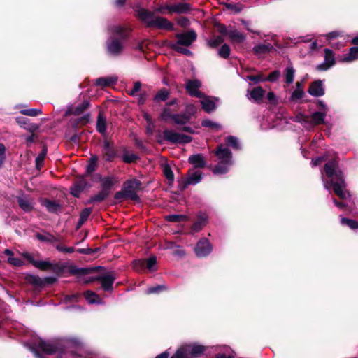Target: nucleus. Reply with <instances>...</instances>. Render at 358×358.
<instances>
[{"instance_id":"nucleus-1","label":"nucleus","mask_w":358,"mask_h":358,"mask_svg":"<svg viewBox=\"0 0 358 358\" xmlns=\"http://www.w3.org/2000/svg\"><path fill=\"white\" fill-rule=\"evenodd\" d=\"M337 162L332 160L327 163L324 166V171L328 177H333L335 176L337 178L336 182L331 180L330 182L324 181V188L329 189L333 187L334 191L336 195L341 199H346L349 196V193L345 190L346 185L345 182L344 177L341 171H336Z\"/></svg>"},{"instance_id":"nucleus-2","label":"nucleus","mask_w":358,"mask_h":358,"mask_svg":"<svg viewBox=\"0 0 358 358\" xmlns=\"http://www.w3.org/2000/svg\"><path fill=\"white\" fill-rule=\"evenodd\" d=\"M215 154L217 157L218 162L213 169V173L215 174L226 173L233 164L231 151L222 145L217 148Z\"/></svg>"},{"instance_id":"nucleus-3","label":"nucleus","mask_w":358,"mask_h":358,"mask_svg":"<svg viewBox=\"0 0 358 358\" xmlns=\"http://www.w3.org/2000/svg\"><path fill=\"white\" fill-rule=\"evenodd\" d=\"M36 347L42 352V354L35 352L37 358H63L68 356L62 348L52 342L40 341Z\"/></svg>"},{"instance_id":"nucleus-4","label":"nucleus","mask_w":358,"mask_h":358,"mask_svg":"<svg viewBox=\"0 0 358 358\" xmlns=\"http://www.w3.org/2000/svg\"><path fill=\"white\" fill-rule=\"evenodd\" d=\"M139 18L149 27H155L159 29L173 30V24L167 19L162 17H155L153 13L141 9L138 13Z\"/></svg>"},{"instance_id":"nucleus-5","label":"nucleus","mask_w":358,"mask_h":358,"mask_svg":"<svg viewBox=\"0 0 358 358\" xmlns=\"http://www.w3.org/2000/svg\"><path fill=\"white\" fill-rule=\"evenodd\" d=\"M204 347L199 345H187L181 347L171 358H196L204 352Z\"/></svg>"},{"instance_id":"nucleus-6","label":"nucleus","mask_w":358,"mask_h":358,"mask_svg":"<svg viewBox=\"0 0 358 358\" xmlns=\"http://www.w3.org/2000/svg\"><path fill=\"white\" fill-rule=\"evenodd\" d=\"M326 117V111L322 112H315L313 113L311 116V120H309V117L308 116H301L297 117V121L301 123L303 127L307 129L312 128L315 125H318L324 122V119Z\"/></svg>"},{"instance_id":"nucleus-7","label":"nucleus","mask_w":358,"mask_h":358,"mask_svg":"<svg viewBox=\"0 0 358 358\" xmlns=\"http://www.w3.org/2000/svg\"><path fill=\"white\" fill-rule=\"evenodd\" d=\"M141 182L137 179H131L126 181L123 186L125 198L133 201H139L137 191L140 189Z\"/></svg>"},{"instance_id":"nucleus-8","label":"nucleus","mask_w":358,"mask_h":358,"mask_svg":"<svg viewBox=\"0 0 358 358\" xmlns=\"http://www.w3.org/2000/svg\"><path fill=\"white\" fill-rule=\"evenodd\" d=\"M115 280V275L112 272H108L99 275L96 278H90L85 280V283L91 282L94 280H99L104 291L110 292L113 290V285Z\"/></svg>"},{"instance_id":"nucleus-9","label":"nucleus","mask_w":358,"mask_h":358,"mask_svg":"<svg viewBox=\"0 0 358 358\" xmlns=\"http://www.w3.org/2000/svg\"><path fill=\"white\" fill-rule=\"evenodd\" d=\"M163 134L164 138L171 143L185 144L192 141L191 136L177 133L172 129L164 130Z\"/></svg>"},{"instance_id":"nucleus-10","label":"nucleus","mask_w":358,"mask_h":358,"mask_svg":"<svg viewBox=\"0 0 358 358\" xmlns=\"http://www.w3.org/2000/svg\"><path fill=\"white\" fill-rule=\"evenodd\" d=\"M24 256L37 268L42 271H56L59 266L56 263H52L48 261L35 260L33 257L28 254H24Z\"/></svg>"},{"instance_id":"nucleus-11","label":"nucleus","mask_w":358,"mask_h":358,"mask_svg":"<svg viewBox=\"0 0 358 358\" xmlns=\"http://www.w3.org/2000/svg\"><path fill=\"white\" fill-rule=\"evenodd\" d=\"M176 37L178 39L176 44L189 46L196 41L197 34L194 30H189L184 33L177 34Z\"/></svg>"},{"instance_id":"nucleus-12","label":"nucleus","mask_w":358,"mask_h":358,"mask_svg":"<svg viewBox=\"0 0 358 358\" xmlns=\"http://www.w3.org/2000/svg\"><path fill=\"white\" fill-rule=\"evenodd\" d=\"M156 264H157V259L155 257L152 256L147 259L146 260L143 259H139L134 262V268L139 271L141 268L144 267L145 265H146V268L150 271H154L157 269L156 268Z\"/></svg>"},{"instance_id":"nucleus-13","label":"nucleus","mask_w":358,"mask_h":358,"mask_svg":"<svg viewBox=\"0 0 358 358\" xmlns=\"http://www.w3.org/2000/svg\"><path fill=\"white\" fill-rule=\"evenodd\" d=\"M335 57L333 51L330 49H324V60L322 64L316 66L318 71H327L335 64Z\"/></svg>"},{"instance_id":"nucleus-14","label":"nucleus","mask_w":358,"mask_h":358,"mask_svg":"<svg viewBox=\"0 0 358 358\" xmlns=\"http://www.w3.org/2000/svg\"><path fill=\"white\" fill-rule=\"evenodd\" d=\"M194 251L196 256L203 257L210 254L212 251V247L207 239L203 238L197 243Z\"/></svg>"},{"instance_id":"nucleus-15","label":"nucleus","mask_w":358,"mask_h":358,"mask_svg":"<svg viewBox=\"0 0 358 358\" xmlns=\"http://www.w3.org/2000/svg\"><path fill=\"white\" fill-rule=\"evenodd\" d=\"M201 83L199 80H189L186 83L185 88L191 96L201 98L203 97V94L199 91Z\"/></svg>"},{"instance_id":"nucleus-16","label":"nucleus","mask_w":358,"mask_h":358,"mask_svg":"<svg viewBox=\"0 0 358 358\" xmlns=\"http://www.w3.org/2000/svg\"><path fill=\"white\" fill-rule=\"evenodd\" d=\"M171 14H185L189 13L192 10L191 4L185 2H178L173 4H171Z\"/></svg>"},{"instance_id":"nucleus-17","label":"nucleus","mask_w":358,"mask_h":358,"mask_svg":"<svg viewBox=\"0 0 358 358\" xmlns=\"http://www.w3.org/2000/svg\"><path fill=\"white\" fill-rule=\"evenodd\" d=\"M123 49L122 42L118 39H112L107 43V50L113 55H120Z\"/></svg>"},{"instance_id":"nucleus-18","label":"nucleus","mask_w":358,"mask_h":358,"mask_svg":"<svg viewBox=\"0 0 358 358\" xmlns=\"http://www.w3.org/2000/svg\"><path fill=\"white\" fill-rule=\"evenodd\" d=\"M358 59V47L354 46L350 48L348 54L343 55L338 61L343 63H350Z\"/></svg>"},{"instance_id":"nucleus-19","label":"nucleus","mask_w":358,"mask_h":358,"mask_svg":"<svg viewBox=\"0 0 358 358\" xmlns=\"http://www.w3.org/2000/svg\"><path fill=\"white\" fill-rule=\"evenodd\" d=\"M208 222V216L206 213H201L197 215V219L196 221L193 224L192 227V230L193 232H198Z\"/></svg>"},{"instance_id":"nucleus-20","label":"nucleus","mask_w":358,"mask_h":358,"mask_svg":"<svg viewBox=\"0 0 358 358\" xmlns=\"http://www.w3.org/2000/svg\"><path fill=\"white\" fill-rule=\"evenodd\" d=\"M310 94L314 96H321L324 94V90L321 81L313 82L308 89Z\"/></svg>"},{"instance_id":"nucleus-21","label":"nucleus","mask_w":358,"mask_h":358,"mask_svg":"<svg viewBox=\"0 0 358 358\" xmlns=\"http://www.w3.org/2000/svg\"><path fill=\"white\" fill-rule=\"evenodd\" d=\"M228 37L232 43H241L245 40V36L244 34L232 27L229 28Z\"/></svg>"},{"instance_id":"nucleus-22","label":"nucleus","mask_w":358,"mask_h":358,"mask_svg":"<svg viewBox=\"0 0 358 358\" xmlns=\"http://www.w3.org/2000/svg\"><path fill=\"white\" fill-rule=\"evenodd\" d=\"M216 99H210L209 97H205L201 100V104L202 108L208 113H210L215 110L216 104L215 101Z\"/></svg>"},{"instance_id":"nucleus-23","label":"nucleus","mask_w":358,"mask_h":358,"mask_svg":"<svg viewBox=\"0 0 358 358\" xmlns=\"http://www.w3.org/2000/svg\"><path fill=\"white\" fill-rule=\"evenodd\" d=\"M265 91L262 87H256L249 92V99L256 102H261L264 97Z\"/></svg>"},{"instance_id":"nucleus-24","label":"nucleus","mask_w":358,"mask_h":358,"mask_svg":"<svg viewBox=\"0 0 358 358\" xmlns=\"http://www.w3.org/2000/svg\"><path fill=\"white\" fill-rule=\"evenodd\" d=\"M87 182L82 178L71 187V193L74 196H79L81 192L87 187Z\"/></svg>"},{"instance_id":"nucleus-25","label":"nucleus","mask_w":358,"mask_h":358,"mask_svg":"<svg viewBox=\"0 0 358 358\" xmlns=\"http://www.w3.org/2000/svg\"><path fill=\"white\" fill-rule=\"evenodd\" d=\"M201 179L202 173L200 171H196L193 172L192 173L189 174L187 178L184 188H185L188 185H196L199 183Z\"/></svg>"},{"instance_id":"nucleus-26","label":"nucleus","mask_w":358,"mask_h":358,"mask_svg":"<svg viewBox=\"0 0 358 358\" xmlns=\"http://www.w3.org/2000/svg\"><path fill=\"white\" fill-rule=\"evenodd\" d=\"M191 119V115L187 113L173 114L172 120L176 124L183 125L187 123Z\"/></svg>"},{"instance_id":"nucleus-27","label":"nucleus","mask_w":358,"mask_h":358,"mask_svg":"<svg viewBox=\"0 0 358 358\" xmlns=\"http://www.w3.org/2000/svg\"><path fill=\"white\" fill-rule=\"evenodd\" d=\"M18 203L20 208L26 211L29 212L34 208V202L31 199H28L27 197H19L18 198Z\"/></svg>"},{"instance_id":"nucleus-28","label":"nucleus","mask_w":358,"mask_h":358,"mask_svg":"<svg viewBox=\"0 0 358 358\" xmlns=\"http://www.w3.org/2000/svg\"><path fill=\"white\" fill-rule=\"evenodd\" d=\"M189 162L196 168H202L206 164L203 157L200 154L191 155Z\"/></svg>"},{"instance_id":"nucleus-29","label":"nucleus","mask_w":358,"mask_h":358,"mask_svg":"<svg viewBox=\"0 0 358 358\" xmlns=\"http://www.w3.org/2000/svg\"><path fill=\"white\" fill-rule=\"evenodd\" d=\"M117 80V79L116 77L99 78L95 80V84L96 85L106 87L116 83Z\"/></svg>"},{"instance_id":"nucleus-30","label":"nucleus","mask_w":358,"mask_h":358,"mask_svg":"<svg viewBox=\"0 0 358 358\" xmlns=\"http://www.w3.org/2000/svg\"><path fill=\"white\" fill-rule=\"evenodd\" d=\"M42 205L45 206L49 212L56 213L60 209V206L58 203L48 199L42 201Z\"/></svg>"},{"instance_id":"nucleus-31","label":"nucleus","mask_w":358,"mask_h":358,"mask_svg":"<svg viewBox=\"0 0 358 358\" xmlns=\"http://www.w3.org/2000/svg\"><path fill=\"white\" fill-rule=\"evenodd\" d=\"M295 70L292 66H287L284 71L285 80L287 84H291L294 79Z\"/></svg>"},{"instance_id":"nucleus-32","label":"nucleus","mask_w":358,"mask_h":358,"mask_svg":"<svg viewBox=\"0 0 358 358\" xmlns=\"http://www.w3.org/2000/svg\"><path fill=\"white\" fill-rule=\"evenodd\" d=\"M96 129L101 134H105L106 131V118L101 113L97 117Z\"/></svg>"},{"instance_id":"nucleus-33","label":"nucleus","mask_w":358,"mask_h":358,"mask_svg":"<svg viewBox=\"0 0 358 358\" xmlns=\"http://www.w3.org/2000/svg\"><path fill=\"white\" fill-rule=\"evenodd\" d=\"M109 194V192L106 189H102L98 194L92 196L89 201V203L101 202L103 201Z\"/></svg>"},{"instance_id":"nucleus-34","label":"nucleus","mask_w":358,"mask_h":358,"mask_svg":"<svg viewBox=\"0 0 358 358\" xmlns=\"http://www.w3.org/2000/svg\"><path fill=\"white\" fill-rule=\"evenodd\" d=\"M104 155L106 156V160L111 161L115 157V152L112 149L109 142L105 141L103 143Z\"/></svg>"},{"instance_id":"nucleus-35","label":"nucleus","mask_w":358,"mask_h":358,"mask_svg":"<svg viewBox=\"0 0 358 358\" xmlns=\"http://www.w3.org/2000/svg\"><path fill=\"white\" fill-rule=\"evenodd\" d=\"M138 159V156L128 150H124L122 155V159L125 163H131Z\"/></svg>"},{"instance_id":"nucleus-36","label":"nucleus","mask_w":358,"mask_h":358,"mask_svg":"<svg viewBox=\"0 0 358 358\" xmlns=\"http://www.w3.org/2000/svg\"><path fill=\"white\" fill-rule=\"evenodd\" d=\"M117 182V180L113 177H107L102 179L101 186L102 189H106L109 192L110 187Z\"/></svg>"},{"instance_id":"nucleus-37","label":"nucleus","mask_w":358,"mask_h":358,"mask_svg":"<svg viewBox=\"0 0 358 358\" xmlns=\"http://www.w3.org/2000/svg\"><path fill=\"white\" fill-rule=\"evenodd\" d=\"M272 49L271 45L260 44L255 45L253 50L256 55H261L263 53L268 52Z\"/></svg>"},{"instance_id":"nucleus-38","label":"nucleus","mask_w":358,"mask_h":358,"mask_svg":"<svg viewBox=\"0 0 358 358\" xmlns=\"http://www.w3.org/2000/svg\"><path fill=\"white\" fill-rule=\"evenodd\" d=\"M201 125L204 127H208L213 130L217 131L222 129V126L219 123L213 122L208 119L203 120L201 122Z\"/></svg>"},{"instance_id":"nucleus-39","label":"nucleus","mask_w":358,"mask_h":358,"mask_svg":"<svg viewBox=\"0 0 358 358\" xmlns=\"http://www.w3.org/2000/svg\"><path fill=\"white\" fill-rule=\"evenodd\" d=\"M163 172L165 177L169 180V185L172 184L174 181V175L171 168L169 164H164L163 166Z\"/></svg>"},{"instance_id":"nucleus-40","label":"nucleus","mask_w":358,"mask_h":358,"mask_svg":"<svg viewBox=\"0 0 358 358\" xmlns=\"http://www.w3.org/2000/svg\"><path fill=\"white\" fill-rule=\"evenodd\" d=\"M89 106H90V101L85 100L82 103H80L79 106H76L73 110H72L71 111V113L76 115H80Z\"/></svg>"},{"instance_id":"nucleus-41","label":"nucleus","mask_w":358,"mask_h":358,"mask_svg":"<svg viewBox=\"0 0 358 358\" xmlns=\"http://www.w3.org/2000/svg\"><path fill=\"white\" fill-rule=\"evenodd\" d=\"M303 95V91L301 88V85L299 83H296V88L292 93L291 99L293 101L301 99Z\"/></svg>"},{"instance_id":"nucleus-42","label":"nucleus","mask_w":358,"mask_h":358,"mask_svg":"<svg viewBox=\"0 0 358 358\" xmlns=\"http://www.w3.org/2000/svg\"><path fill=\"white\" fill-rule=\"evenodd\" d=\"M225 142L227 145L231 146L234 149L238 150L241 148L238 139L235 136H230L227 137Z\"/></svg>"},{"instance_id":"nucleus-43","label":"nucleus","mask_w":358,"mask_h":358,"mask_svg":"<svg viewBox=\"0 0 358 358\" xmlns=\"http://www.w3.org/2000/svg\"><path fill=\"white\" fill-rule=\"evenodd\" d=\"M224 42V38L220 36H217L207 41V44L210 48H214L219 46Z\"/></svg>"},{"instance_id":"nucleus-44","label":"nucleus","mask_w":358,"mask_h":358,"mask_svg":"<svg viewBox=\"0 0 358 358\" xmlns=\"http://www.w3.org/2000/svg\"><path fill=\"white\" fill-rule=\"evenodd\" d=\"M92 271H93V268H72L71 269V273L77 275L78 276L89 274Z\"/></svg>"},{"instance_id":"nucleus-45","label":"nucleus","mask_w":358,"mask_h":358,"mask_svg":"<svg viewBox=\"0 0 358 358\" xmlns=\"http://www.w3.org/2000/svg\"><path fill=\"white\" fill-rule=\"evenodd\" d=\"M231 52V49L229 45L223 44L221 48L218 50V55L220 57L224 59H227Z\"/></svg>"},{"instance_id":"nucleus-46","label":"nucleus","mask_w":358,"mask_h":358,"mask_svg":"<svg viewBox=\"0 0 358 358\" xmlns=\"http://www.w3.org/2000/svg\"><path fill=\"white\" fill-rule=\"evenodd\" d=\"M187 216L185 215H177V214H173V215H169L166 217V220L169 222H182V221H186L187 220Z\"/></svg>"},{"instance_id":"nucleus-47","label":"nucleus","mask_w":358,"mask_h":358,"mask_svg":"<svg viewBox=\"0 0 358 358\" xmlns=\"http://www.w3.org/2000/svg\"><path fill=\"white\" fill-rule=\"evenodd\" d=\"M98 157L96 156H92L90 159L89 163L86 166V171L90 173L94 171L96 167Z\"/></svg>"},{"instance_id":"nucleus-48","label":"nucleus","mask_w":358,"mask_h":358,"mask_svg":"<svg viewBox=\"0 0 358 358\" xmlns=\"http://www.w3.org/2000/svg\"><path fill=\"white\" fill-rule=\"evenodd\" d=\"M85 297L90 303H99V296L92 291H87L85 293Z\"/></svg>"},{"instance_id":"nucleus-49","label":"nucleus","mask_w":358,"mask_h":358,"mask_svg":"<svg viewBox=\"0 0 358 358\" xmlns=\"http://www.w3.org/2000/svg\"><path fill=\"white\" fill-rule=\"evenodd\" d=\"M169 96V92L166 89H162L155 96L154 99L156 101H165Z\"/></svg>"},{"instance_id":"nucleus-50","label":"nucleus","mask_w":358,"mask_h":358,"mask_svg":"<svg viewBox=\"0 0 358 358\" xmlns=\"http://www.w3.org/2000/svg\"><path fill=\"white\" fill-rule=\"evenodd\" d=\"M21 113L27 116L35 117L42 113V110L38 108H31L22 110Z\"/></svg>"},{"instance_id":"nucleus-51","label":"nucleus","mask_w":358,"mask_h":358,"mask_svg":"<svg viewBox=\"0 0 358 358\" xmlns=\"http://www.w3.org/2000/svg\"><path fill=\"white\" fill-rule=\"evenodd\" d=\"M47 155V149H43L42 152L36 158V165L38 169L42 166L45 157Z\"/></svg>"},{"instance_id":"nucleus-52","label":"nucleus","mask_w":358,"mask_h":358,"mask_svg":"<svg viewBox=\"0 0 358 358\" xmlns=\"http://www.w3.org/2000/svg\"><path fill=\"white\" fill-rule=\"evenodd\" d=\"M341 222L342 224L348 226L352 229H358V222L355 220L348 218H342Z\"/></svg>"},{"instance_id":"nucleus-53","label":"nucleus","mask_w":358,"mask_h":358,"mask_svg":"<svg viewBox=\"0 0 358 358\" xmlns=\"http://www.w3.org/2000/svg\"><path fill=\"white\" fill-rule=\"evenodd\" d=\"M171 4L162 5L155 9V11L162 15L171 14Z\"/></svg>"},{"instance_id":"nucleus-54","label":"nucleus","mask_w":358,"mask_h":358,"mask_svg":"<svg viewBox=\"0 0 358 358\" xmlns=\"http://www.w3.org/2000/svg\"><path fill=\"white\" fill-rule=\"evenodd\" d=\"M92 213L91 208H85L82 210L80 215L79 224H83L89 217L90 215Z\"/></svg>"},{"instance_id":"nucleus-55","label":"nucleus","mask_w":358,"mask_h":358,"mask_svg":"<svg viewBox=\"0 0 358 358\" xmlns=\"http://www.w3.org/2000/svg\"><path fill=\"white\" fill-rule=\"evenodd\" d=\"M166 287L164 285H157L154 287H148L146 290V293L148 294L159 293L163 290H166Z\"/></svg>"},{"instance_id":"nucleus-56","label":"nucleus","mask_w":358,"mask_h":358,"mask_svg":"<svg viewBox=\"0 0 358 358\" xmlns=\"http://www.w3.org/2000/svg\"><path fill=\"white\" fill-rule=\"evenodd\" d=\"M172 116H173V114L171 113V110L167 107L163 109L160 115L161 119L164 121H168L169 119L172 120Z\"/></svg>"},{"instance_id":"nucleus-57","label":"nucleus","mask_w":358,"mask_h":358,"mask_svg":"<svg viewBox=\"0 0 358 358\" xmlns=\"http://www.w3.org/2000/svg\"><path fill=\"white\" fill-rule=\"evenodd\" d=\"M141 83L140 82H136L134 84V87L131 90H129L128 91V94L132 96H137V92H138L141 90Z\"/></svg>"},{"instance_id":"nucleus-58","label":"nucleus","mask_w":358,"mask_h":358,"mask_svg":"<svg viewBox=\"0 0 358 358\" xmlns=\"http://www.w3.org/2000/svg\"><path fill=\"white\" fill-rule=\"evenodd\" d=\"M171 47L177 52L184 54L185 55H192V53L190 50L187 48L180 47L178 44H173Z\"/></svg>"},{"instance_id":"nucleus-59","label":"nucleus","mask_w":358,"mask_h":358,"mask_svg":"<svg viewBox=\"0 0 358 358\" xmlns=\"http://www.w3.org/2000/svg\"><path fill=\"white\" fill-rule=\"evenodd\" d=\"M280 76V72L278 70H275L269 73L266 80H268L270 82H275L278 80Z\"/></svg>"},{"instance_id":"nucleus-60","label":"nucleus","mask_w":358,"mask_h":358,"mask_svg":"<svg viewBox=\"0 0 358 358\" xmlns=\"http://www.w3.org/2000/svg\"><path fill=\"white\" fill-rule=\"evenodd\" d=\"M246 80L252 81L255 83H258L262 81H265L266 78H264L262 74H259L256 76H248L246 77Z\"/></svg>"},{"instance_id":"nucleus-61","label":"nucleus","mask_w":358,"mask_h":358,"mask_svg":"<svg viewBox=\"0 0 358 358\" xmlns=\"http://www.w3.org/2000/svg\"><path fill=\"white\" fill-rule=\"evenodd\" d=\"M55 248L58 251L66 253H72L75 251V248L73 247H66L62 245H57Z\"/></svg>"},{"instance_id":"nucleus-62","label":"nucleus","mask_w":358,"mask_h":358,"mask_svg":"<svg viewBox=\"0 0 358 358\" xmlns=\"http://www.w3.org/2000/svg\"><path fill=\"white\" fill-rule=\"evenodd\" d=\"M111 31L113 34L120 35L122 38L127 37V34H123V28L120 26H114L112 27Z\"/></svg>"},{"instance_id":"nucleus-63","label":"nucleus","mask_w":358,"mask_h":358,"mask_svg":"<svg viewBox=\"0 0 358 358\" xmlns=\"http://www.w3.org/2000/svg\"><path fill=\"white\" fill-rule=\"evenodd\" d=\"M37 238L41 240V241H47V242H55V241H57V239L51 236V235H48V236H43V235H41V234H37Z\"/></svg>"},{"instance_id":"nucleus-64","label":"nucleus","mask_w":358,"mask_h":358,"mask_svg":"<svg viewBox=\"0 0 358 358\" xmlns=\"http://www.w3.org/2000/svg\"><path fill=\"white\" fill-rule=\"evenodd\" d=\"M177 23L182 27H187L189 24V21L187 17H180L178 18Z\"/></svg>"}]
</instances>
